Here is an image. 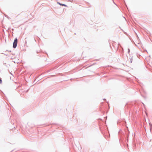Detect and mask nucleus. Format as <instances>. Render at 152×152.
<instances>
[{
	"instance_id": "f03ea898",
	"label": "nucleus",
	"mask_w": 152,
	"mask_h": 152,
	"mask_svg": "<svg viewBox=\"0 0 152 152\" xmlns=\"http://www.w3.org/2000/svg\"><path fill=\"white\" fill-rule=\"evenodd\" d=\"M2 83V80H1V79L0 78V83Z\"/></svg>"
},
{
	"instance_id": "f257e3e1",
	"label": "nucleus",
	"mask_w": 152,
	"mask_h": 152,
	"mask_svg": "<svg viewBox=\"0 0 152 152\" xmlns=\"http://www.w3.org/2000/svg\"><path fill=\"white\" fill-rule=\"evenodd\" d=\"M17 38L15 39L13 43V47L14 48H15L17 46Z\"/></svg>"
},
{
	"instance_id": "7ed1b4c3",
	"label": "nucleus",
	"mask_w": 152,
	"mask_h": 152,
	"mask_svg": "<svg viewBox=\"0 0 152 152\" xmlns=\"http://www.w3.org/2000/svg\"><path fill=\"white\" fill-rule=\"evenodd\" d=\"M62 6H65V5H64V4H62Z\"/></svg>"
}]
</instances>
